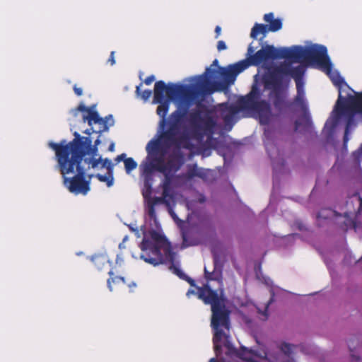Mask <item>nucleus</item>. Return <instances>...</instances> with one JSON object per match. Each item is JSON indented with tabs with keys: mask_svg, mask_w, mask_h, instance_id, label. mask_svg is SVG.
<instances>
[{
	"mask_svg": "<svg viewBox=\"0 0 362 362\" xmlns=\"http://www.w3.org/2000/svg\"><path fill=\"white\" fill-rule=\"evenodd\" d=\"M153 95V103L159 104L156 112L161 117V140L168 146L176 145L192 150L194 144L186 134L180 132L182 123L187 113V107L177 108L166 119L170 102L190 98L191 90L185 85L172 83L166 84L163 81H158L154 85Z\"/></svg>",
	"mask_w": 362,
	"mask_h": 362,
	"instance_id": "nucleus-1",
	"label": "nucleus"
},
{
	"mask_svg": "<svg viewBox=\"0 0 362 362\" xmlns=\"http://www.w3.org/2000/svg\"><path fill=\"white\" fill-rule=\"evenodd\" d=\"M140 257L144 262L154 267L168 262L170 269L180 279L187 277L182 270L174 265L175 252L166 238L158 232L152 230L145 235L141 244Z\"/></svg>",
	"mask_w": 362,
	"mask_h": 362,
	"instance_id": "nucleus-2",
	"label": "nucleus"
},
{
	"mask_svg": "<svg viewBox=\"0 0 362 362\" xmlns=\"http://www.w3.org/2000/svg\"><path fill=\"white\" fill-rule=\"evenodd\" d=\"M197 289L198 298L205 304L211 305L212 312L211 326L214 330L213 343L215 351H220L221 346L219 343L222 338L224 337L226 340L229 337L221 327L229 329L230 312L226 308L223 298L208 284L197 287Z\"/></svg>",
	"mask_w": 362,
	"mask_h": 362,
	"instance_id": "nucleus-3",
	"label": "nucleus"
},
{
	"mask_svg": "<svg viewBox=\"0 0 362 362\" xmlns=\"http://www.w3.org/2000/svg\"><path fill=\"white\" fill-rule=\"evenodd\" d=\"M75 138L70 142L62 141L59 144L52 141L49 143V146L58 153L67 157L74 161L86 165L90 168H98L101 161V157L96 158L98 155V146L92 145V140L89 136H81L75 132Z\"/></svg>",
	"mask_w": 362,
	"mask_h": 362,
	"instance_id": "nucleus-4",
	"label": "nucleus"
},
{
	"mask_svg": "<svg viewBox=\"0 0 362 362\" xmlns=\"http://www.w3.org/2000/svg\"><path fill=\"white\" fill-rule=\"evenodd\" d=\"M55 156L64 186L74 194L86 195L90 189L93 175L86 180V172L90 168L86 165V163L82 165L58 153Z\"/></svg>",
	"mask_w": 362,
	"mask_h": 362,
	"instance_id": "nucleus-5",
	"label": "nucleus"
},
{
	"mask_svg": "<svg viewBox=\"0 0 362 362\" xmlns=\"http://www.w3.org/2000/svg\"><path fill=\"white\" fill-rule=\"evenodd\" d=\"M260 96L259 88L254 84L248 94L238 99L237 106L228 107V113L223 116L224 122H230L239 110H246L257 114L262 124H268L272 117L271 105L265 100H259Z\"/></svg>",
	"mask_w": 362,
	"mask_h": 362,
	"instance_id": "nucleus-6",
	"label": "nucleus"
},
{
	"mask_svg": "<svg viewBox=\"0 0 362 362\" xmlns=\"http://www.w3.org/2000/svg\"><path fill=\"white\" fill-rule=\"evenodd\" d=\"M291 62L314 64L327 74H329L332 69L327 47L321 45H314L308 47L300 45L291 47Z\"/></svg>",
	"mask_w": 362,
	"mask_h": 362,
	"instance_id": "nucleus-7",
	"label": "nucleus"
},
{
	"mask_svg": "<svg viewBox=\"0 0 362 362\" xmlns=\"http://www.w3.org/2000/svg\"><path fill=\"white\" fill-rule=\"evenodd\" d=\"M197 105L198 110L190 114V119L194 124L192 136L198 142H202L206 135L207 140H211L216 125L213 111L201 103Z\"/></svg>",
	"mask_w": 362,
	"mask_h": 362,
	"instance_id": "nucleus-8",
	"label": "nucleus"
},
{
	"mask_svg": "<svg viewBox=\"0 0 362 362\" xmlns=\"http://www.w3.org/2000/svg\"><path fill=\"white\" fill-rule=\"evenodd\" d=\"M254 48L250 45L247 52L250 57L246 59L250 65L259 66L269 59H286L291 62V47L275 48L267 45L254 54Z\"/></svg>",
	"mask_w": 362,
	"mask_h": 362,
	"instance_id": "nucleus-9",
	"label": "nucleus"
},
{
	"mask_svg": "<svg viewBox=\"0 0 362 362\" xmlns=\"http://www.w3.org/2000/svg\"><path fill=\"white\" fill-rule=\"evenodd\" d=\"M250 66L247 60H242L228 67L218 66L217 69L207 67L203 76L204 82L209 83L211 79L222 78L228 84L233 83L237 76Z\"/></svg>",
	"mask_w": 362,
	"mask_h": 362,
	"instance_id": "nucleus-10",
	"label": "nucleus"
},
{
	"mask_svg": "<svg viewBox=\"0 0 362 362\" xmlns=\"http://www.w3.org/2000/svg\"><path fill=\"white\" fill-rule=\"evenodd\" d=\"M95 105L90 107H86L83 103L79 104L77 107L76 110L87 112L88 115H83V122H87L90 129H87L84 132L85 134L90 135L92 132H98L101 134L103 132L107 131L109 129L107 122L109 119L112 120L110 125H113L114 122L112 116L111 115L102 118L100 117L98 112L94 110Z\"/></svg>",
	"mask_w": 362,
	"mask_h": 362,
	"instance_id": "nucleus-11",
	"label": "nucleus"
},
{
	"mask_svg": "<svg viewBox=\"0 0 362 362\" xmlns=\"http://www.w3.org/2000/svg\"><path fill=\"white\" fill-rule=\"evenodd\" d=\"M263 19L268 25L262 23H255L250 33V37L257 39L259 34L264 37L269 32H277L282 28L283 23L280 18H274V14L272 12L264 15Z\"/></svg>",
	"mask_w": 362,
	"mask_h": 362,
	"instance_id": "nucleus-12",
	"label": "nucleus"
},
{
	"mask_svg": "<svg viewBox=\"0 0 362 362\" xmlns=\"http://www.w3.org/2000/svg\"><path fill=\"white\" fill-rule=\"evenodd\" d=\"M165 148H170L174 147L175 149L169 156L167 162L165 163V171L169 173H175L177 172L185 163V155L181 151V148H185L183 146H177L176 145L167 146L164 141H163Z\"/></svg>",
	"mask_w": 362,
	"mask_h": 362,
	"instance_id": "nucleus-13",
	"label": "nucleus"
},
{
	"mask_svg": "<svg viewBox=\"0 0 362 362\" xmlns=\"http://www.w3.org/2000/svg\"><path fill=\"white\" fill-rule=\"evenodd\" d=\"M263 82L266 89L280 90L282 89L283 77L274 68L263 76Z\"/></svg>",
	"mask_w": 362,
	"mask_h": 362,
	"instance_id": "nucleus-14",
	"label": "nucleus"
},
{
	"mask_svg": "<svg viewBox=\"0 0 362 362\" xmlns=\"http://www.w3.org/2000/svg\"><path fill=\"white\" fill-rule=\"evenodd\" d=\"M297 94L294 98L293 103L298 106L300 110L304 112V117L302 119L307 126L310 125L311 119L308 113V104L305 100V93L304 86L296 87Z\"/></svg>",
	"mask_w": 362,
	"mask_h": 362,
	"instance_id": "nucleus-15",
	"label": "nucleus"
},
{
	"mask_svg": "<svg viewBox=\"0 0 362 362\" xmlns=\"http://www.w3.org/2000/svg\"><path fill=\"white\" fill-rule=\"evenodd\" d=\"M225 346L230 351L234 353L238 358L240 359L247 361V362H253V358L252 354H254V351L251 349H248L245 346H240L239 350L235 349L231 343L228 341V339L226 340Z\"/></svg>",
	"mask_w": 362,
	"mask_h": 362,
	"instance_id": "nucleus-16",
	"label": "nucleus"
},
{
	"mask_svg": "<svg viewBox=\"0 0 362 362\" xmlns=\"http://www.w3.org/2000/svg\"><path fill=\"white\" fill-rule=\"evenodd\" d=\"M273 105L279 113L283 112L291 104L286 100V96L282 93L281 90L272 91Z\"/></svg>",
	"mask_w": 362,
	"mask_h": 362,
	"instance_id": "nucleus-17",
	"label": "nucleus"
},
{
	"mask_svg": "<svg viewBox=\"0 0 362 362\" xmlns=\"http://www.w3.org/2000/svg\"><path fill=\"white\" fill-rule=\"evenodd\" d=\"M166 149L163 145L160 137L158 139H151L146 145V150L149 156H158L163 151L166 152Z\"/></svg>",
	"mask_w": 362,
	"mask_h": 362,
	"instance_id": "nucleus-18",
	"label": "nucleus"
},
{
	"mask_svg": "<svg viewBox=\"0 0 362 362\" xmlns=\"http://www.w3.org/2000/svg\"><path fill=\"white\" fill-rule=\"evenodd\" d=\"M115 160L117 163L122 160L124 161L125 171L127 174L135 170L138 165L137 163L132 158H127V155L124 153L118 155Z\"/></svg>",
	"mask_w": 362,
	"mask_h": 362,
	"instance_id": "nucleus-19",
	"label": "nucleus"
},
{
	"mask_svg": "<svg viewBox=\"0 0 362 362\" xmlns=\"http://www.w3.org/2000/svg\"><path fill=\"white\" fill-rule=\"evenodd\" d=\"M305 69L302 65H298L291 68V76L296 82V87L304 86L303 77L305 74Z\"/></svg>",
	"mask_w": 362,
	"mask_h": 362,
	"instance_id": "nucleus-20",
	"label": "nucleus"
},
{
	"mask_svg": "<svg viewBox=\"0 0 362 362\" xmlns=\"http://www.w3.org/2000/svg\"><path fill=\"white\" fill-rule=\"evenodd\" d=\"M159 203H164L168 204V202L164 198L156 197L149 200L147 204V213L151 219L156 221V214L155 206Z\"/></svg>",
	"mask_w": 362,
	"mask_h": 362,
	"instance_id": "nucleus-21",
	"label": "nucleus"
},
{
	"mask_svg": "<svg viewBox=\"0 0 362 362\" xmlns=\"http://www.w3.org/2000/svg\"><path fill=\"white\" fill-rule=\"evenodd\" d=\"M164 175V180L162 185L163 192L161 198L166 199L168 197H170V186L173 180V173L165 171L162 173Z\"/></svg>",
	"mask_w": 362,
	"mask_h": 362,
	"instance_id": "nucleus-22",
	"label": "nucleus"
},
{
	"mask_svg": "<svg viewBox=\"0 0 362 362\" xmlns=\"http://www.w3.org/2000/svg\"><path fill=\"white\" fill-rule=\"evenodd\" d=\"M92 261L98 270H103L109 267V261L104 255H95L93 257Z\"/></svg>",
	"mask_w": 362,
	"mask_h": 362,
	"instance_id": "nucleus-23",
	"label": "nucleus"
},
{
	"mask_svg": "<svg viewBox=\"0 0 362 362\" xmlns=\"http://www.w3.org/2000/svg\"><path fill=\"white\" fill-rule=\"evenodd\" d=\"M165 153V151H163L158 156H149L151 158V160L156 167L158 166L162 168V170H157L160 173H165V163L164 161Z\"/></svg>",
	"mask_w": 362,
	"mask_h": 362,
	"instance_id": "nucleus-24",
	"label": "nucleus"
},
{
	"mask_svg": "<svg viewBox=\"0 0 362 362\" xmlns=\"http://www.w3.org/2000/svg\"><path fill=\"white\" fill-rule=\"evenodd\" d=\"M142 173L145 176H150L153 171L162 170L158 166H155L151 160L149 163H145L141 165Z\"/></svg>",
	"mask_w": 362,
	"mask_h": 362,
	"instance_id": "nucleus-25",
	"label": "nucleus"
},
{
	"mask_svg": "<svg viewBox=\"0 0 362 362\" xmlns=\"http://www.w3.org/2000/svg\"><path fill=\"white\" fill-rule=\"evenodd\" d=\"M204 176V173L202 172L200 170L197 168V165L196 164L193 165V166L190 167L186 173V177L188 180H191L194 177H199L203 178Z\"/></svg>",
	"mask_w": 362,
	"mask_h": 362,
	"instance_id": "nucleus-26",
	"label": "nucleus"
},
{
	"mask_svg": "<svg viewBox=\"0 0 362 362\" xmlns=\"http://www.w3.org/2000/svg\"><path fill=\"white\" fill-rule=\"evenodd\" d=\"M292 66L289 64H281L279 66L274 68L279 76L282 77L284 76H291Z\"/></svg>",
	"mask_w": 362,
	"mask_h": 362,
	"instance_id": "nucleus-27",
	"label": "nucleus"
},
{
	"mask_svg": "<svg viewBox=\"0 0 362 362\" xmlns=\"http://www.w3.org/2000/svg\"><path fill=\"white\" fill-rule=\"evenodd\" d=\"M142 86V83H141L139 86H137L136 87V94L138 95V96H140L141 98L144 100V101H147L149 98L152 95V91L151 90H145L144 91H141V89H140V87Z\"/></svg>",
	"mask_w": 362,
	"mask_h": 362,
	"instance_id": "nucleus-28",
	"label": "nucleus"
},
{
	"mask_svg": "<svg viewBox=\"0 0 362 362\" xmlns=\"http://www.w3.org/2000/svg\"><path fill=\"white\" fill-rule=\"evenodd\" d=\"M95 177H97V179L100 182H106L107 187H111L113 185L112 173L108 174V175L97 174Z\"/></svg>",
	"mask_w": 362,
	"mask_h": 362,
	"instance_id": "nucleus-29",
	"label": "nucleus"
},
{
	"mask_svg": "<svg viewBox=\"0 0 362 362\" xmlns=\"http://www.w3.org/2000/svg\"><path fill=\"white\" fill-rule=\"evenodd\" d=\"M221 276V274L216 272V269L212 272H209L206 270V267L204 268V277L205 279L209 281L218 280Z\"/></svg>",
	"mask_w": 362,
	"mask_h": 362,
	"instance_id": "nucleus-30",
	"label": "nucleus"
},
{
	"mask_svg": "<svg viewBox=\"0 0 362 362\" xmlns=\"http://www.w3.org/2000/svg\"><path fill=\"white\" fill-rule=\"evenodd\" d=\"M101 165L100 168H106L107 170V174H112L113 173V165L111 162V160L108 158L103 159L101 158V161H100V163Z\"/></svg>",
	"mask_w": 362,
	"mask_h": 362,
	"instance_id": "nucleus-31",
	"label": "nucleus"
},
{
	"mask_svg": "<svg viewBox=\"0 0 362 362\" xmlns=\"http://www.w3.org/2000/svg\"><path fill=\"white\" fill-rule=\"evenodd\" d=\"M333 83L338 87L339 90H341L342 85H346L344 78L337 74L336 76L332 78ZM339 95H341V90H339Z\"/></svg>",
	"mask_w": 362,
	"mask_h": 362,
	"instance_id": "nucleus-32",
	"label": "nucleus"
},
{
	"mask_svg": "<svg viewBox=\"0 0 362 362\" xmlns=\"http://www.w3.org/2000/svg\"><path fill=\"white\" fill-rule=\"evenodd\" d=\"M280 349L286 355L289 356L292 352L293 346L288 343H282Z\"/></svg>",
	"mask_w": 362,
	"mask_h": 362,
	"instance_id": "nucleus-33",
	"label": "nucleus"
},
{
	"mask_svg": "<svg viewBox=\"0 0 362 362\" xmlns=\"http://www.w3.org/2000/svg\"><path fill=\"white\" fill-rule=\"evenodd\" d=\"M119 281H121L124 283V278L122 276H115V277H111L107 279V286L110 291L112 290V285H111L112 282L115 283V282H118Z\"/></svg>",
	"mask_w": 362,
	"mask_h": 362,
	"instance_id": "nucleus-34",
	"label": "nucleus"
},
{
	"mask_svg": "<svg viewBox=\"0 0 362 362\" xmlns=\"http://www.w3.org/2000/svg\"><path fill=\"white\" fill-rule=\"evenodd\" d=\"M145 180H144V187L146 188L147 190L151 191V185H152V179L150 177V176H145Z\"/></svg>",
	"mask_w": 362,
	"mask_h": 362,
	"instance_id": "nucleus-35",
	"label": "nucleus"
},
{
	"mask_svg": "<svg viewBox=\"0 0 362 362\" xmlns=\"http://www.w3.org/2000/svg\"><path fill=\"white\" fill-rule=\"evenodd\" d=\"M227 47L224 41L219 40L217 43V49L218 51H222L226 49Z\"/></svg>",
	"mask_w": 362,
	"mask_h": 362,
	"instance_id": "nucleus-36",
	"label": "nucleus"
},
{
	"mask_svg": "<svg viewBox=\"0 0 362 362\" xmlns=\"http://www.w3.org/2000/svg\"><path fill=\"white\" fill-rule=\"evenodd\" d=\"M155 81V76L153 75L148 76L144 80L146 85H151Z\"/></svg>",
	"mask_w": 362,
	"mask_h": 362,
	"instance_id": "nucleus-37",
	"label": "nucleus"
},
{
	"mask_svg": "<svg viewBox=\"0 0 362 362\" xmlns=\"http://www.w3.org/2000/svg\"><path fill=\"white\" fill-rule=\"evenodd\" d=\"M74 91L75 94L78 96H81L83 94V90L81 88L77 87L76 85H74L73 87Z\"/></svg>",
	"mask_w": 362,
	"mask_h": 362,
	"instance_id": "nucleus-38",
	"label": "nucleus"
},
{
	"mask_svg": "<svg viewBox=\"0 0 362 362\" xmlns=\"http://www.w3.org/2000/svg\"><path fill=\"white\" fill-rule=\"evenodd\" d=\"M115 51H112L108 59V62L110 63L112 66L115 64Z\"/></svg>",
	"mask_w": 362,
	"mask_h": 362,
	"instance_id": "nucleus-39",
	"label": "nucleus"
},
{
	"mask_svg": "<svg viewBox=\"0 0 362 362\" xmlns=\"http://www.w3.org/2000/svg\"><path fill=\"white\" fill-rule=\"evenodd\" d=\"M303 124L300 119H298L295 122V131H298L300 127Z\"/></svg>",
	"mask_w": 362,
	"mask_h": 362,
	"instance_id": "nucleus-40",
	"label": "nucleus"
},
{
	"mask_svg": "<svg viewBox=\"0 0 362 362\" xmlns=\"http://www.w3.org/2000/svg\"><path fill=\"white\" fill-rule=\"evenodd\" d=\"M221 28L219 25H217L215 28L216 38H218L221 35Z\"/></svg>",
	"mask_w": 362,
	"mask_h": 362,
	"instance_id": "nucleus-41",
	"label": "nucleus"
},
{
	"mask_svg": "<svg viewBox=\"0 0 362 362\" xmlns=\"http://www.w3.org/2000/svg\"><path fill=\"white\" fill-rule=\"evenodd\" d=\"M185 280H186L192 286H195V281L192 279L188 277H185Z\"/></svg>",
	"mask_w": 362,
	"mask_h": 362,
	"instance_id": "nucleus-42",
	"label": "nucleus"
},
{
	"mask_svg": "<svg viewBox=\"0 0 362 362\" xmlns=\"http://www.w3.org/2000/svg\"><path fill=\"white\" fill-rule=\"evenodd\" d=\"M169 213H170V216H172V218L175 221H177L179 219L178 217L177 216V215L175 214V213L171 209H169Z\"/></svg>",
	"mask_w": 362,
	"mask_h": 362,
	"instance_id": "nucleus-43",
	"label": "nucleus"
},
{
	"mask_svg": "<svg viewBox=\"0 0 362 362\" xmlns=\"http://www.w3.org/2000/svg\"><path fill=\"white\" fill-rule=\"evenodd\" d=\"M218 59H214L211 65V66H218Z\"/></svg>",
	"mask_w": 362,
	"mask_h": 362,
	"instance_id": "nucleus-44",
	"label": "nucleus"
},
{
	"mask_svg": "<svg viewBox=\"0 0 362 362\" xmlns=\"http://www.w3.org/2000/svg\"><path fill=\"white\" fill-rule=\"evenodd\" d=\"M110 151H113L115 150V144L112 143L108 148Z\"/></svg>",
	"mask_w": 362,
	"mask_h": 362,
	"instance_id": "nucleus-45",
	"label": "nucleus"
},
{
	"mask_svg": "<svg viewBox=\"0 0 362 362\" xmlns=\"http://www.w3.org/2000/svg\"><path fill=\"white\" fill-rule=\"evenodd\" d=\"M359 201H360V205H359V207L358 209V212L362 211V198L361 197H359Z\"/></svg>",
	"mask_w": 362,
	"mask_h": 362,
	"instance_id": "nucleus-46",
	"label": "nucleus"
},
{
	"mask_svg": "<svg viewBox=\"0 0 362 362\" xmlns=\"http://www.w3.org/2000/svg\"><path fill=\"white\" fill-rule=\"evenodd\" d=\"M100 139H99V137L94 142V146H98L100 144Z\"/></svg>",
	"mask_w": 362,
	"mask_h": 362,
	"instance_id": "nucleus-47",
	"label": "nucleus"
},
{
	"mask_svg": "<svg viewBox=\"0 0 362 362\" xmlns=\"http://www.w3.org/2000/svg\"><path fill=\"white\" fill-rule=\"evenodd\" d=\"M107 273H108V274H109L110 276H112V275L114 274V273H113V272H112V269H110Z\"/></svg>",
	"mask_w": 362,
	"mask_h": 362,
	"instance_id": "nucleus-48",
	"label": "nucleus"
},
{
	"mask_svg": "<svg viewBox=\"0 0 362 362\" xmlns=\"http://www.w3.org/2000/svg\"><path fill=\"white\" fill-rule=\"evenodd\" d=\"M209 362H217V360L214 358H212L209 360Z\"/></svg>",
	"mask_w": 362,
	"mask_h": 362,
	"instance_id": "nucleus-49",
	"label": "nucleus"
}]
</instances>
